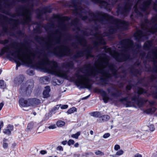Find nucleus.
<instances>
[{
  "mask_svg": "<svg viewBox=\"0 0 157 157\" xmlns=\"http://www.w3.org/2000/svg\"><path fill=\"white\" fill-rule=\"evenodd\" d=\"M15 45V44L12 43L3 47L1 50L0 55H3L6 52L13 56L16 63V70L21 64L35 67L45 72L64 79V70L58 67L56 62L50 61L45 54L40 53L27 47L23 49L21 47L16 51H12L10 47L16 49Z\"/></svg>",
  "mask_w": 157,
  "mask_h": 157,
  "instance_id": "obj_1",
  "label": "nucleus"
},
{
  "mask_svg": "<svg viewBox=\"0 0 157 157\" xmlns=\"http://www.w3.org/2000/svg\"><path fill=\"white\" fill-rule=\"evenodd\" d=\"M109 57L105 55L98 59L94 66L91 67L90 64L84 65L81 69V72L84 74L80 75L78 72L75 74V76L77 78L75 80L76 85L81 88H85L90 90L92 84L90 82L89 77L94 76L98 73L101 74L105 77L102 81L103 84L105 85L108 84L111 75L109 71H105V68H107L114 75H116L117 74L114 65L112 64H109Z\"/></svg>",
  "mask_w": 157,
  "mask_h": 157,
  "instance_id": "obj_2",
  "label": "nucleus"
},
{
  "mask_svg": "<svg viewBox=\"0 0 157 157\" xmlns=\"http://www.w3.org/2000/svg\"><path fill=\"white\" fill-rule=\"evenodd\" d=\"M55 18L58 21V28L53 33L48 34L45 41L46 47L48 52L58 56H70L71 50L68 46L64 44L55 47V45L60 44L62 36V31L66 30L67 24L69 21V18L58 15H56Z\"/></svg>",
  "mask_w": 157,
  "mask_h": 157,
  "instance_id": "obj_3",
  "label": "nucleus"
},
{
  "mask_svg": "<svg viewBox=\"0 0 157 157\" xmlns=\"http://www.w3.org/2000/svg\"><path fill=\"white\" fill-rule=\"evenodd\" d=\"M120 45L122 48L121 53L119 54L116 51L112 52L110 48L107 49L106 52L113 57L118 62H123L126 60H131L132 59L130 56V53H136L138 55V52L140 49L141 46L139 44L134 45L133 41L130 39H126L121 40Z\"/></svg>",
  "mask_w": 157,
  "mask_h": 157,
  "instance_id": "obj_4",
  "label": "nucleus"
},
{
  "mask_svg": "<svg viewBox=\"0 0 157 157\" xmlns=\"http://www.w3.org/2000/svg\"><path fill=\"white\" fill-rule=\"evenodd\" d=\"M91 18L89 19V21H94L95 23L99 22L102 24L110 23L114 26L111 27L109 30L111 34L116 33L117 30L126 29L130 23L124 21L115 19L112 16L102 12H99L97 15L93 13L90 14Z\"/></svg>",
  "mask_w": 157,
  "mask_h": 157,
  "instance_id": "obj_5",
  "label": "nucleus"
},
{
  "mask_svg": "<svg viewBox=\"0 0 157 157\" xmlns=\"http://www.w3.org/2000/svg\"><path fill=\"white\" fill-rule=\"evenodd\" d=\"M150 23V28L145 26H142V29L144 30L145 32L143 33L142 30H139L134 34L135 39L137 41L144 40L148 38V35L151 33H157V17L152 18Z\"/></svg>",
  "mask_w": 157,
  "mask_h": 157,
  "instance_id": "obj_6",
  "label": "nucleus"
},
{
  "mask_svg": "<svg viewBox=\"0 0 157 157\" xmlns=\"http://www.w3.org/2000/svg\"><path fill=\"white\" fill-rule=\"evenodd\" d=\"M151 1L152 0H138L133 8L135 13L131 15V18H133V16L135 14L136 17L143 16V13L148 14L147 10Z\"/></svg>",
  "mask_w": 157,
  "mask_h": 157,
  "instance_id": "obj_7",
  "label": "nucleus"
},
{
  "mask_svg": "<svg viewBox=\"0 0 157 157\" xmlns=\"http://www.w3.org/2000/svg\"><path fill=\"white\" fill-rule=\"evenodd\" d=\"M31 12L32 8H31L24 9L22 12L19 13L18 15L22 17V20L21 21L19 20L12 21L13 22V29L17 27L18 25L20 23L23 25H29L31 22Z\"/></svg>",
  "mask_w": 157,
  "mask_h": 157,
  "instance_id": "obj_8",
  "label": "nucleus"
},
{
  "mask_svg": "<svg viewBox=\"0 0 157 157\" xmlns=\"http://www.w3.org/2000/svg\"><path fill=\"white\" fill-rule=\"evenodd\" d=\"M72 4L73 7L72 12L73 13L77 16L79 18L84 21L87 20L88 17L85 14H86L85 10L81 6V4L78 0L72 1Z\"/></svg>",
  "mask_w": 157,
  "mask_h": 157,
  "instance_id": "obj_9",
  "label": "nucleus"
},
{
  "mask_svg": "<svg viewBox=\"0 0 157 157\" xmlns=\"http://www.w3.org/2000/svg\"><path fill=\"white\" fill-rule=\"evenodd\" d=\"M34 85L33 80L27 81L25 83L22 84L19 88V92L24 95H29L32 91Z\"/></svg>",
  "mask_w": 157,
  "mask_h": 157,
  "instance_id": "obj_10",
  "label": "nucleus"
},
{
  "mask_svg": "<svg viewBox=\"0 0 157 157\" xmlns=\"http://www.w3.org/2000/svg\"><path fill=\"white\" fill-rule=\"evenodd\" d=\"M134 1L130 0L127 2L124 6H118L117 10L118 14H121L124 16H126L130 12Z\"/></svg>",
  "mask_w": 157,
  "mask_h": 157,
  "instance_id": "obj_11",
  "label": "nucleus"
},
{
  "mask_svg": "<svg viewBox=\"0 0 157 157\" xmlns=\"http://www.w3.org/2000/svg\"><path fill=\"white\" fill-rule=\"evenodd\" d=\"M19 103L22 106H29L39 105L40 103V101L36 98L29 99L27 100H25L24 99L21 98L19 99Z\"/></svg>",
  "mask_w": 157,
  "mask_h": 157,
  "instance_id": "obj_12",
  "label": "nucleus"
},
{
  "mask_svg": "<svg viewBox=\"0 0 157 157\" xmlns=\"http://www.w3.org/2000/svg\"><path fill=\"white\" fill-rule=\"evenodd\" d=\"M92 48L90 46H87L85 49L79 51L75 55V57L77 58L85 55L86 58L89 57H94V56L91 54Z\"/></svg>",
  "mask_w": 157,
  "mask_h": 157,
  "instance_id": "obj_13",
  "label": "nucleus"
},
{
  "mask_svg": "<svg viewBox=\"0 0 157 157\" xmlns=\"http://www.w3.org/2000/svg\"><path fill=\"white\" fill-rule=\"evenodd\" d=\"M147 57L152 58L155 67V72L157 73V47H155L151 49L148 53Z\"/></svg>",
  "mask_w": 157,
  "mask_h": 157,
  "instance_id": "obj_14",
  "label": "nucleus"
},
{
  "mask_svg": "<svg viewBox=\"0 0 157 157\" xmlns=\"http://www.w3.org/2000/svg\"><path fill=\"white\" fill-rule=\"evenodd\" d=\"M95 3H99L103 7L106 8L108 10H110L112 7L114 6V3H112L111 4L109 2L108 3L102 0H92Z\"/></svg>",
  "mask_w": 157,
  "mask_h": 157,
  "instance_id": "obj_15",
  "label": "nucleus"
},
{
  "mask_svg": "<svg viewBox=\"0 0 157 157\" xmlns=\"http://www.w3.org/2000/svg\"><path fill=\"white\" fill-rule=\"evenodd\" d=\"M94 91L95 92L100 93L101 94L105 103H106L108 102L109 100V97L105 91L102 89L98 88H94Z\"/></svg>",
  "mask_w": 157,
  "mask_h": 157,
  "instance_id": "obj_16",
  "label": "nucleus"
},
{
  "mask_svg": "<svg viewBox=\"0 0 157 157\" xmlns=\"http://www.w3.org/2000/svg\"><path fill=\"white\" fill-rule=\"evenodd\" d=\"M50 12V11L48 10L46 7L38 9L36 10L37 18L40 19L42 18V17L44 14H45L47 13Z\"/></svg>",
  "mask_w": 157,
  "mask_h": 157,
  "instance_id": "obj_17",
  "label": "nucleus"
},
{
  "mask_svg": "<svg viewBox=\"0 0 157 157\" xmlns=\"http://www.w3.org/2000/svg\"><path fill=\"white\" fill-rule=\"evenodd\" d=\"M105 44V41L103 37L99 36L97 38L96 41H95L94 43V44L95 47L98 48V46L100 44Z\"/></svg>",
  "mask_w": 157,
  "mask_h": 157,
  "instance_id": "obj_18",
  "label": "nucleus"
},
{
  "mask_svg": "<svg viewBox=\"0 0 157 157\" xmlns=\"http://www.w3.org/2000/svg\"><path fill=\"white\" fill-rule=\"evenodd\" d=\"M25 79V77L23 75H20L18 77L16 78L14 81V83L16 85L21 84Z\"/></svg>",
  "mask_w": 157,
  "mask_h": 157,
  "instance_id": "obj_19",
  "label": "nucleus"
},
{
  "mask_svg": "<svg viewBox=\"0 0 157 157\" xmlns=\"http://www.w3.org/2000/svg\"><path fill=\"white\" fill-rule=\"evenodd\" d=\"M50 91V87L49 86H46L43 92V97L44 98H47L50 96L49 92Z\"/></svg>",
  "mask_w": 157,
  "mask_h": 157,
  "instance_id": "obj_20",
  "label": "nucleus"
},
{
  "mask_svg": "<svg viewBox=\"0 0 157 157\" xmlns=\"http://www.w3.org/2000/svg\"><path fill=\"white\" fill-rule=\"evenodd\" d=\"M153 44V41L149 40L145 42L144 45V48L146 50H149Z\"/></svg>",
  "mask_w": 157,
  "mask_h": 157,
  "instance_id": "obj_21",
  "label": "nucleus"
},
{
  "mask_svg": "<svg viewBox=\"0 0 157 157\" xmlns=\"http://www.w3.org/2000/svg\"><path fill=\"white\" fill-rule=\"evenodd\" d=\"M13 127L12 125H8L6 129H5L3 130V133L8 135L10 134L11 131L13 130Z\"/></svg>",
  "mask_w": 157,
  "mask_h": 157,
  "instance_id": "obj_22",
  "label": "nucleus"
},
{
  "mask_svg": "<svg viewBox=\"0 0 157 157\" xmlns=\"http://www.w3.org/2000/svg\"><path fill=\"white\" fill-rule=\"evenodd\" d=\"M73 64L72 62H67L64 63L62 66L64 68H68L70 69H72L73 67Z\"/></svg>",
  "mask_w": 157,
  "mask_h": 157,
  "instance_id": "obj_23",
  "label": "nucleus"
},
{
  "mask_svg": "<svg viewBox=\"0 0 157 157\" xmlns=\"http://www.w3.org/2000/svg\"><path fill=\"white\" fill-rule=\"evenodd\" d=\"M41 83L43 84H47L49 82V78L48 77L45 76L41 78L40 79Z\"/></svg>",
  "mask_w": 157,
  "mask_h": 157,
  "instance_id": "obj_24",
  "label": "nucleus"
},
{
  "mask_svg": "<svg viewBox=\"0 0 157 157\" xmlns=\"http://www.w3.org/2000/svg\"><path fill=\"white\" fill-rule=\"evenodd\" d=\"M123 94L122 93L121 91H119L118 90H116V92L111 93V95L114 97H118Z\"/></svg>",
  "mask_w": 157,
  "mask_h": 157,
  "instance_id": "obj_25",
  "label": "nucleus"
},
{
  "mask_svg": "<svg viewBox=\"0 0 157 157\" xmlns=\"http://www.w3.org/2000/svg\"><path fill=\"white\" fill-rule=\"evenodd\" d=\"M156 110V109L155 107L150 108L146 110L147 113L148 114H152L154 113Z\"/></svg>",
  "mask_w": 157,
  "mask_h": 157,
  "instance_id": "obj_26",
  "label": "nucleus"
},
{
  "mask_svg": "<svg viewBox=\"0 0 157 157\" xmlns=\"http://www.w3.org/2000/svg\"><path fill=\"white\" fill-rule=\"evenodd\" d=\"M79 42L80 44L82 46L85 47L86 46L87 43L84 39H80L79 40Z\"/></svg>",
  "mask_w": 157,
  "mask_h": 157,
  "instance_id": "obj_27",
  "label": "nucleus"
},
{
  "mask_svg": "<svg viewBox=\"0 0 157 157\" xmlns=\"http://www.w3.org/2000/svg\"><path fill=\"white\" fill-rule=\"evenodd\" d=\"M110 117L108 115H104L102 116L100 118V120H101L103 121H106L110 119Z\"/></svg>",
  "mask_w": 157,
  "mask_h": 157,
  "instance_id": "obj_28",
  "label": "nucleus"
},
{
  "mask_svg": "<svg viewBox=\"0 0 157 157\" xmlns=\"http://www.w3.org/2000/svg\"><path fill=\"white\" fill-rule=\"evenodd\" d=\"M65 124V122L61 121H58L56 123V125L58 127H62Z\"/></svg>",
  "mask_w": 157,
  "mask_h": 157,
  "instance_id": "obj_29",
  "label": "nucleus"
},
{
  "mask_svg": "<svg viewBox=\"0 0 157 157\" xmlns=\"http://www.w3.org/2000/svg\"><path fill=\"white\" fill-rule=\"evenodd\" d=\"M81 132H78L75 134L71 135V137L72 138H75V139H78V136L80 135Z\"/></svg>",
  "mask_w": 157,
  "mask_h": 157,
  "instance_id": "obj_30",
  "label": "nucleus"
},
{
  "mask_svg": "<svg viewBox=\"0 0 157 157\" xmlns=\"http://www.w3.org/2000/svg\"><path fill=\"white\" fill-rule=\"evenodd\" d=\"M77 109L75 107H73L72 108H71L68 109L67 111V113L68 114H71L76 111Z\"/></svg>",
  "mask_w": 157,
  "mask_h": 157,
  "instance_id": "obj_31",
  "label": "nucleus"
},
{
  "mask_svg": "<svg viewBox=\"0 0 157 157\" xmlns=\"http://www.w3.org/2000/svg\"><path fill=\"white\" fill-rule=\"evenodd\" d=\"M6 84L4 82V80H0V87L1 88L4 89L6 87Z\"/></svg>",
  "mask_w": 157,
  "mask_h": 157,
  "instance_id": "obj_32",
  "label": "nucleus"
},
{
  "mask_svg": "<svg viewBox=\"0 0 157 157\" xmlns=\"http://www.w3.org/2000/svg\"><path fill=\"white\" fill-rule=\"evenodd\" d=\"M130 97L129 95L127 97H125L121 98L120 99L119 101L121 102L122 103H123L124 102H125L126 103L128 102V100L129 97Z\"/></svg>",
  "mask_w": 157,
  "mask_h": 157,
  "instance_id": "obj_33",
  "label": "nucleus"
},
{
  "mask_svg": "<svg viewBox=\"0 0 157 157\" xmlns=\"http://www.w3.org/2000/svg\"><path fill=\"white\" fill-rule=\"evenodd\" d=\"M95 153L96 155H98L100 156H103L104 155V153L103 152L100 150H97L96 151Z\"/></svg>",
  "mask_w": 157,
  "mask_h": 157,
  "instance_id": "obj_34",
  "label": "nucleus"
},
{
  "mask_svg": "<svg viewBox=\"0 0 157 157\" xmlns=\"http://www.w3.org/2000/svg\"><path fill=\"white\" fill-rule=\"evenodd\" d=\"M146 91L144 90V89L142 88H139L137 91V93L139 94H142L145 93Z\"/></svg>",
  "mask_w": 157,
  "mask_h": 157,
  "instance_id": "obj_35",
  "label": "nucleus"
},
{
  "mask_svg": "<svg viewBox=\"0 0 157 157\" xmlns=\"http://www.w3.org/2000/svg\"><path fill=\"white\" fill-rule=\"evenodd\" d=\"M131 98L132 101H137L138 102V105H139V100L137 96H135L134 97H132Z\"/></svg>",
  "mask_w": 157,
  "mask_h": 157,
  "instance_id": "obj_36",
  "label": "nucleus"
},
{
  "mask_svg": "<svg viewBox=\"0 0 157 157\" xmlns=\"http://www.w3.org/2000/svg\"><path fill=\"white\" fill-rule=\"evenodd\" d=\"M147 127L149 128L150 131L151 132L155 130V128L153 124H149L147 126Z\"/></svg>",
  "mask_w": 157,
  "mask_h": 157,
  "instance_id": "obj_37",
  "label": "nucleus"
},
{
  "mask_svg": "<svg viewBox=\"0 0 157 157\" xmlns=\"http://www.w3.org/2000/svg\"><path fill=\"white\" fill-rule=\"evenodd\" d=\"M74 143H75L74 141L71 139L69 140L68 141L67 143V145L69 146H70L71 145H73Z\"/></svg>",
  "mask_w": 157,
  "mask_h": 157,
  "instance_id": "obj_38",
  "label": "nucleus"
},
{
  "mask_svg": "<svg viewBox=\"0 0 157 157\" xmlns=\"http://www.w3.org/2000/svg\"><path fill=\"white\" fill-rule=\"evenodd\" d=\"M56 125L55 124H52L48 126V128L50 129H53L56 128Z\"/></svg>",
  "mask_w": 157,
  "mask_h": 157,
  "instance_id": "obj_39",
  "label": "nucleus"
},
{
  "mask_svg": "<svg viewBox=\"0 0 157 157\" xmlns=\"http://www.w3.org/2000/svg\"><path fill=\"white\" fill-rule=\"evenodd\" d=\"M9 40H0V44H8L9 43Z\"/></svg>",
  "mask_w": 157,
  "mask_h": 157,
  "instance_id": "obj_40",
  "label": "nucleus"
},
{
  "mask_svg": "<svg viewBox=\"0 0 157 157\" xmlns=\"http://www.w3.org/2000/svg\"><path fill=\"white\" fill-rule=\"evenodd\" d=\"M123 153L124 152L122 150H121L117 151L116 154V155L119 156L120 155L123 154Z\"/></svg>",
  "mask_w": 157,
  "mask_h": 157,
  "instance_id": "obj_41",
  "label": "nucleus"
},
{
  "mask_svg": "<svg viewBox=\"0 0 157 157\" xmlns=\"http://www.w3.org/2000/svg\"><path fill=\"white\" fill-rule=\"evenodd\" d=\"M92 115L95 117H99V113L98 112H94L92 113Z\"/></svg>",
  "mask_w": 157,
  "mask_h": 157,
  "instance_id": "obj_42",
  "label": "nucleus"
},
{
  "mask_svg": "<svg viewBox=\"0 0 157 157\" xmlns=\"http://www.w3.org/2000/svg\"><path fill=\"white\" fill-rule=\"evenodd\" d=\"M110 136V134L109 133H107L105 134L103 136V138L106 139L108 138Z\"/></svg>",
  "mask_w": 157,
  "mask_h": 157,
  "instance_id": "obj_43",
  "label": "nucleus"
},
{
  "mask_svg": "<svg viewBox=\"0 0 157 157\" xmlns=\"http://www.w3.org/2000/svg\"><path fill=\"white\" fill-rule=\"evenodd\" d=\"M60 108L61 109H67L68 107V105H60Z\"/></svg>",
  "mask_w": 157,
  "mask_h": 157,
  "instance_id": "obj_44",
  "label": "nucleus"
},
{
  "mask_svg": "<svg viewBox=\"0 0 157 157\" xmlns=\"http://www.w3.org/2000/svg\"><path fill=\"white\" fill-rule=\"evenodd\" d=\"M120 148V146L118 144H116L114 146V149L116 151H117Z\"/></svg>",
  "mask_w": 157,
  "mask_h": 157,
  "instance_id": "obj_45",
  "label": "nucleus"
},
{
  "mask_svg": "<svg viewBox=\"0 0 157 157\" xmlns=\"http://www.w3.org/2000/svg\"><path fill=\"white\" fill-rule=\"evenodd\" d=\"M56 149H57V150L59 151H63V147L61 146H58L57 147Z\"/></svg>",
  "mask_w": 157,
  "mask_h": 157,
  "instance_id": "obj_46",
  "label": "nucleus"
},
{
  "mask_svg": "<svg viewBox=\"0 0 157 157\" xmlns=\"http://www.w3.org/2000/svg\"><path fill=\"white\" fill-rule=\"evenodd\" d=\"M134 157H142V155L141 154L138 153L134 155Z\"/></svg>",
  "mask_w": 157,
  "mask_h": 157,
  "instance_id": "obj_47",
  "label": "nucleus"
},
{
  "mask_svg": "<svg viewBox=\"0 0 157 157\" xmlns=\"http://www.w3.org/2000/svg\"><path fill=\"white\" fill-rule=\"evenodd\" d=\"M28 72L29 74L30 75H33L34 74L33 71L32 70H29L28 71Z\"/></svg>",
  "mask_w": 157,
  "mask_h": 157,
  "instance_id": "obj_48",
  "label": "nucleus"
},
{
  "mask_svg": "<svg viewBox=\"0 0 157 157\" xmlns=\"http://www.w3.org/2000/svg\"><path fill=\"white\" fill-rule=\"evenodd\" d=\"M60 106V105H57L56 107L54 108V110H57L58 109Z\"/></svg>",
  "mask_w": 157,
  "mask_h": 157,
  "instance_id": "obj_49",
  "label": "nucleus"
},
{
  "mask_svg": "<svg viewBox=\"0 0 157 157\" xmlns=\"http://www.w3.org/2000/svg\"><path fill=\"white\" fill-rule=\"evenodd\" d=\"M132 88V86L131 85H128L126 86V89L127 90H130Z\"/></svg>",
  "mask_w": 157,
  "mask_h": 157,
  "instance_id": "obj_50",
  "label": "nucleus"
},
{
  "mask_svg": "<svg viewBox=\"0 0 157 157\" xmlns=\"http://www.w3.org/2000/svg\"><path fill=\"white\" fill-rule=\"evenodd\" d=\"M8 146V144L6 143H4L3 144V147L4 148H6Z\"/></svg>",
  "mask_w": 157,
  "mask_h": 157,
  "instance_id": "obj_51",
  "label": "nucleus"
},
{
  "mask_svg": "<svg viewBox=\"0 0 157 157\" xmlns=\"http://www.w3.org/2000/svg\"><path fill=\"white\" fill-rule=\"evenodd\" d=\"M40 153L42 155H44L47 153V152L45 150L40 151Z\"/></svg>",
  "mask_w": 157,
  "mask_h": 157,
  "instance_id": "obj_52",
  "label": "nucleus"
},
{
  "mask_svg": "<svg viewBox=\"0 0 157 157\" xmlns=\"http://www.w3.org/2000/svg\"><path fill=\"white\" fill-rule=\"evenodd\" d=\"M74 21L75 22V25H77L78 23V18H76L75 19Z\"/></svg>",
  "mask_w": 157,
  "mask_h": 157,
  "instance_id": "obj_53",
  "label": "nucleus"
},
{
  "mask_svg": "<svg viewBox=\"0 0 157 157\" xmlns=\"http://www.w3.org/2000/svg\"><path fill=\"white\" fill-rule=\"evenodd\" d=\"M67 143V140H65V141H63L62 142V144L63 145H65Z\"/></svg>",
  "mask_w": 157,
  "mask_h": 157,
  "instance_id": "obj_54",
  "label": "nucleus"
},
{
  "mask_svg": "<svg viewBox=\"0 0 157 157\" xmlns=\"http://www.w3.org/2000/svg\"><path fill=\"white\" fill-rule=\"evenodd\" d=\"M4 104L2 103H0V111L2 109L3 106Z\"/></svg>",
  "mask_w": 157,
  "mask_h": 157,
  "instance_id": "obj_55",
  "label": "nucleus"
},
{
  "mask_svg": "<svg viewBox=\"0 0 157 157\" xmlns=\"http://www.w3.org/2000/svg\"><path fill=\"white\" fill-rule=\"evenodd\" d=\"M74 146L75 147H77L79 146V144H78V143H77L74 144Z\"/></svg>",
  "mask_w": 157,
  "mask_h": 157,
  "instance_id": "obj_56",
  "label": "nucleus"
},
{
  "mask_svg": "<svg viewBox=\"0 0 157 157\" xmlns=\"http://www.w3.org/2000/svg\"><path fill=\"white\" fill-rule=\"evenodd\" d=\"M90 95V94L89 95H88V96H86V97H85L83 98H82V100H85V99H87V98H88L89 97Z\"/></svg>",
  "mask_w": 157,
  "mask_h": 157,
  "instance_id": "obj_57",
  "label": "nucleus"
},
{
  "mask_svg": "<svg viewBox=\"0 0 157 157\" xmlns=\"http://www.w3.org/2000/svg\"><path fill=\"white\" fill-rule=\"evenodd\" d=\"M149 102L151 105H153L155 104V102L154 101H149Z\"/></svg>",
  "mask_w": 157,
  "mask_h": 157,
  "instance_id": "obj_58",
  "label": "nucleus"
},
{
  "mask_svg": "<svg viewBox=\"0 0 157 157\" xmlns=\"http://www.w3.org/2000/svg\"><path fill=\"white\" fill-rule=\"evenodd\" d=\"M142 101L143 103H144V102L146 103L147 101V99H143L142 100Z\"/></svg>",
  "mask_w": 157,
  "mask_h": 157,
  "instance_id": "obj_59",
  "label": "nucleus"
},
{
  "mask_svg": "<svg viewBox=\"0 0 157 157\" xmlns=\"http://www.w3.org/2000/svg\"><path fill=\"white\" fill-rule=\"evenodd\" d=\"M153 8H154V9L156 11H157V10L155 8V4H154V6H153Z\"/></svg>",
  "mask_w": 157,
  "mask_h": 157,
  "instance_id": "obj_60",
  "label": "nucleus"
},
{
  "mask_svg": "<svg viewBox=\"0 0 157 157\" xmlns=\"http://www.w3.org/2000/svg\"><path fill=\"white\" fill-rule=\"evenodd\" d=\"M90 133L91 135H92L93 134L94 132L93 131L91 130L90 132Z\"/></svg>",
  "mask_w": 157,
  "mask_h": 157,
  "instance_id": "obj_61",
  "label": "nucleus"
},
{
  "mask_svg": "<svg viewBox=\"0 0 157 157\" xmlns=\"http://www.w3.org/2000/svg\"><path fill=\"white\" fill-rule=\"evenodd\" d=\"M107 90V91H108V93H110V90L109 88H108Z\"/></svg>",
  "mask_w": 157,
  "mask_h": 157,
  "instance_id": "obj_62",
  "label": "nucleus"
},
{
  "mask_svg": "<svg viewBox=\"0 0 157 157\" xmlns=\"http://www.w3.org/2000/svg\"><path fill=\"white\" fill-rule=\"evenodd\" d=\"M33 114L34 115H36V113L35 112H34L33 113Z\"/></svg>",
  "mask_w": 157,
  "mask_h": 157,
  "instance_id": "obj_63",
  "label": "nucleus"
},
{
  "mask_svg": "<svg viewBox=\"0 0 157 157\" xmlns=\"http://www.w3.org/2000/svg\"><path fill=\"white\" fill-rule=\"evenodd\" d=\"M154 98H157V95H156L155 96Z\"/></svg>",
  "mask_w": 157,
  "mask_h": 157,
  "instance_id": "obj_64",
  "label": "nucleus"
}]
</instances>
